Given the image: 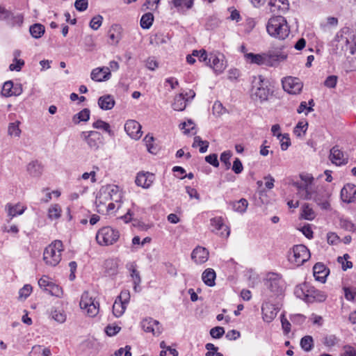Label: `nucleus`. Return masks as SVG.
Segmentation results:
<instances>
[{
  "label": "nucleus",
  "instance_id": "1",
  "mask_svg": "<svg viewBox=\"0 0 356 356\" xmlns=\"http://www.w3.org/2000/svg\"><path fill=\"white\" fill-rule=\"evenodd\" d=\"M300 178L304 181L303 184H297V188L298 193L301 197L305 200H314L322 209L329 210L330 209V204L329 198L330 193L329 191L322 188L321 197L318 195L316 191L315 186L313 184L314 177L309 175H301Z\"/></svg>",
  "mask_w": 356,
  "mask_h": 356
},
{
  "label": "nucleus",
  "instance_id": "2",
  "mask_svg": "<svg viewBox=\"0 0 356 356\" xmlns=\"http://www.w3.org/2000/svg\"><path fill=\"white\" fill-rule=\"evenodd\" d=\"M121 199V193L119 188L115 185L102 186L95 200V205L98 213H104L106 207L110 201L118 202Z\"/></svg>",
  "mask_w": 356,
  "mask_h": 356
},
{
  "label": "nucleus",
  "instance_id": "3",
  "mask_svg": "<svg viewBox=\"0 0 356 356\" xmlns=\"http://www.w3.org/2000/svg\"><path fill=\"white\" fill-rule=\"evenodd\" d=\"M266 31L270 36L280 40L285 39L290 33L286 19L281 15L274 16L268 19Z\"/></svg>",
  "mask_w": 356,
  "mask_h": 356
},
{
  "label": "nucleus",
  "instance_id": "4",
  "mask_svg": "<svg viewBox=\"0 0 356 356\" xmlns=\"http://www.w3.org/2000/svg\"><path fill=\"white\" fill-rule=\"evenodd\" d=\"M265 286L266 291L264 295L266 298L280 296V300H282L285 289V283L280 275L274 273H268L265 281Z\"/></svg>",
  "mask_w": 356,
  "mask_h": 356
},
{
  "label": "nucleus",
  "instance_id": "5",
  "mask_svg": "<svg viewBox=\"0 0 356 356\" xmlns=\"http://www.w3.org/2000/svg\"><path fill=\"white\" fill-rule=\"evenodd\" d=\"M63 250V243L56 240L49 244L43 253V260L50 266H57L61 260V252Z\"/></svg>",
  "mask_w": 356,
  "mask_h": 356
},
{
  "label": "nucleus",
  "instance_id": "6",
  "mask_svg": "<svg viewBox=\"0 0 356 356\" xmlns=\"http://www.w3.org/2000/svg\"><path fill=\"white\" fill-rule=\"evenodd\" d=\"M254 86L252 90V97L256 102H264L268 99L270 89L268 83L263 76L254 77Z\"/></svg>",
  "mask_w": 356,
  "mask_h": 356
},
{
  "label": "nucleus",
  "instance_id": "7",
  "mask_svg": "<svg viewBox=\"0 0 356 356\" xmlns=\"http://www.w3.org/2000/svg\"><path fill=\"white\" fill-rule=\"evenodd\" d=\"M80 308L89 317L96 316L99 312V303L88 291L83 293L79 302Z\"/></svg>",
  "mask_w": 356,
  "mask_h": 356
},
{
  "label": "nucleus",
  "instance_id": "8",
  "mask_svg": "<svg viewBox=\"0 0 356 356\" xmlns=\"http://www.w3.org/2000/svg\"><path fill=\"white\" fill-rule=\"evenodd\" d=\"M120 237L118 230L111 227H104L100 229L96 234V241L100 245H110L115 243Z\"/></svg>",
  "mask_w": 356,
  "mask_h": 356
},
{
  "label": "nucleus",
  "instance_id": "9",
  "mask_svg": "<svg viewBox=\"0 0 356 356\" xmlns=\"http://www.w3.org/2000/svg\"><path fill=\"white\" fill-rule=\"evenodd\" d=\"M310 258V252L304 245H296L293 246L289 253V261L300 266Z\"/></svg>",
  "mask_w": 356,
  "mask_h": 356
},
{
  "label": "nucleus",
  "instance_id": "10",
  "mask_svg": "<svg viewBox=\"0 0 356 356\" xmlns=\"http://www.w3.org/2000/svg\"><path fill=\"white\" fill-rule=\"evenodd\" d=\"M356 40V31L349 27H343L337 33L335 37V41L338 42L337 48L340 47L342 50L347 49L350 42Z\"/></svg>",
  "mask_w": 356,
  "mask_h": 356
},
{
  "label": "nucleus",
  "instance_id": "11",
  "mask_svg": "<svg viewBox=\"0 0 356 356\" xmlns=\"http://www.w3.org/2000/svg\"><path fill=\"white\" fill-rule=\"evenodd\" d=\"M81 137L86 142L88 147L93 150L98 149L103 143V137L98 131H83L81 133Z\"/></svg>",
  "mask_w": 356,
  "mask_h": 356
},
{
  "label": "nucleus",
  "instance_id": "12",
  "mask_svg": "<svg viewBox=\"0 0 356 356\" xmlns=\"http://www.w3.org/2000/svg\"><path fill=\"white\" fill-rule=\"evenodd\" d=\"M279 311V307L275 304L270 303L269 299L266 298L261 306L263 320L266 323L272 322L276 317Z\"/></svg>",
  "mask_w": 356,
  "mask_h": 356
},
{
  "label": "nucleus",
  "instance_id": "13",
  "mask_svg": "<svg viewBox=\"0 0 356 356\" xmlns=\"http://www.w3.org/2000/svg\"><path fill=\"white\" fill-rule=\"evenodd\" d=\"M286 58L287 55L281 50H270L264 53V63L267 66L276 67Z\"/></svg>",
  "mask_w": 356,
  "mask_h": 356
},
{
  "label": "nucleus",
  "instance_id": "14",
  "mask_svg": "<svg viewBox=\"0 0 356 356\" xmlns=\"http://www.w3.org/2000/svg\"><path fill=\"white\" fill-rule=\"evenodd\" d=\"M282 82L283 89L289 94H298L302 89V83L298 78L289 76L284 78Z\"/></svg>",
  "mask_w": 356,
  "mask_h": 356
},
{
  "label": "nucleus",
  "instance_id": "15",
  "mask_svg": "<svg viewBox=\"0 0 356 356\" xmlns=\"http://www.w3.org/2000/svg\"><path fill=\"white\" fill-rule=\"evenodd\" d=\"M207 65L213 68L216 74H221L227 67L224 56L221 54H210Z\"/></svg>",
  "mask_w": 356,
  "mask_h": 356
},
{
  "label": "nucleus",
  "instance_id": "16",
  "mask_svg": "<svg viewBox=\"0 0 356 356\" xmlns=\"http://www.w3.org/2000/svg\"><path fill=\"white\" fill-rule=\"evenodd\" d=\"M141 326L145 332H151L154 336H159L163 331L160 323L152 318L143 319L141 322Z\"/></svg>",
  "mask_w": 356,
  "mask_h": 356
},
{
  "label": "nucleus",
  "instance_id": "17",
  "mask_svg": "<svg viewBox=\"0 0 356 356\" xmlns=\"http://www.w3.org/2000/svg\"><path fill=\"white\" fill-rule=\"evenodd\" d=\"M211 225L213 228L212 232H215L221 237L227 238L230 234V229L228 226L224 224L223 220L221 217H216L211 218Z\"/></svg>",
  "mask_w": 356,
  "mask_h": 356
},
{
  "label": "nucleus",
  "instance_id": "18",
  "mask_svg": "<svg viewBox=\"0 0 356 356\" xmlns=\"http://www.w3.org/2000/svg\"><path fill=\"white\" fill-rule=\"evenodd\" d=\"M124 130L133 139L138 140L142 136L141 125L136 120H127L124 124Z\"/></svg>",
  "mask_w": 356,
  "mask_h": 356
},
{
  "label": "nucleus",
  "instance_id": "19",
  "mask_svg": "<svg viewBox=\"0 0 356 356\" xmlns=\"http://www.w3.org/2000/svg\"><path fill=\"white\" fill-rule=\"evenodd\" d=\"M330 159L336 165H341L348 163V158L339 147L334 146L330 149Z\"/></svg>",
  "mask_w": 356,
  "mask_h": 356
},
{
  "label": "nucleus",
  "instance_id": "20",
  "mask_svg": "<svg viewBox=\"0 0 356 356\" xmlns=\"http://www.w3.org/2000/svg\"><path fill=\"white\" fill-rule=\"evenodd\" d=\"M341 198L343 202L347 203L356 202V185L346 184L341 191Z\"/></svg>",
  "mask_w": 356,
  "mask_h": 356
},
{
  "label": "nucleus",
  "instance_id": "21",
  "mask_svg": "<svg viewBox=\"0 0 356 356\" xmlns=\"http://www.w3.org/2000/svg\"><path fill=\"white\" fill-rule=\"evenodd\" d=\"M155 179V176L153 173L149 172H139L136 178V184L138 186L144 188H148L152 184Z\"/></svg>",
  "mask_w": 356,
  "mask_h": 356
},
{
  "label": "nucleus",
  "instance_id": "22",
  "mask_svg": "<svg viewBox=\"0 0 356 356\" xmlns=\"http://www.w3.org/2000/svg\"><path fill=\"white\" fill-rule=\"evenodd\" d=\"M91 79L95 81H104L108 80L111 76L109 67H97L92 70Z\"/></svg>",
  "mask_w": 356,
  "mask_h": 356
},
{
  "label": "nucleus",
  "instance_id": "23",
  "mask_svg": "<svg viewBox=\"0 0 356 356\" xmlns=\"http://www.w3.org/2000/svg\"><path fill=\"white\" fill-rule=\"evenodd\" d=\"M192 259L197 264L205 263L209 258L208 250L202 247H197L191 254Z\"/></svg>",
  "mask_w": 356,
  "mask_h": 356
},
{
  "label": "nucleus",
  "instance_id": "24",
  "mask_svg": "<svg viewBox=\"0 0 356 356\" xmlns=\"http://www.w3.org/2000/svg\"><path fill=\"white\" fill-rule=\"evenodd\" d=\"M268 6L272 13H284L289 8L288 0H269Z\"/></svg>",
  "mask_w": 356,
  "mask_h": 356
},
{
  "label": "nucleus",
  "instance_id": "25",
  "mask_svg": "<svg viewBox=\"0 0 356 356\" xmlns=\"http://www.w3.org/2000/svg\"><path fill=\"white\" fill-rule=\"evenodd\" d=\"M314 276L316 280L322 283L325 282L326 277L328 275V269L322 263H317L313 268Z\"/></svg>",
  "mask_w": 356,
  "mask_h": 356
},
{
  "label": "nucleus",
  "instance_id": "26",
  "mask_svg": "<svg viewBox=\"0 0 356 356\" xmlns=\"http://www.w3.org/2000/svg\"><path fill=\"white\" fill-rule=\"evenodd\" d=\"M26 171L32 177H40L43 172V165L38 161H32L26 165Z\"/></svg>",
  "mask_w": 356,
  "mask_h": 356
},
{
  "label": "nucleus",
  "instance_id": "27",
  "mask_svg": "<svg viewBox=\"0 0 356 356\" xmlns=\"http://www.w3.org/2000/svg\"><path fill=\"white\" fill-rule=\"evenodd\" d=\"M216 274L213 269L207 268L202 274V280L204 283L208 286H213L216 284L215 280Z\"/></svg>",
  "mask_w": 356,
  "mask_h": 356
},
{
  "label": "nucleus",
  "instance_id": "28",
  "mask_svg": "<svg viewBox=\"0 0 356 356\" xmlns=\"http://www.w3.org/2000/svg\"><path fill=\"white\" fill-rule=\"evenodd\" d=\"M115 103L113 97L110 95L102 96L98 99V105L102 110L112 109Z\"/></svg>",
  "mask_w": 356,
  "mask_h": 356
},
{
  "label": "nucleus",
  "instance_id": "29",
  "mask_svg": "<svg viewBox=\"0 0 356 356\" xmlns=\"http://www.w3.org/2000/svg\"><path fill=\"white\" fill-rule=\"evenodd\" d=\"M245 60L249 64H256L258 65H265L264 53L263 54H245Z\"/></svg>",
  "mask_w": 356,
  "mask_h": 356
},
{
  "label": "nucleus",
  "instance_id": "30",
  "mask_svg": "<svg viewBox=\"0 0 356 356\" xmlns=\"http://www.w3.org/2000/svg\"><path fill=\"white\" fill-rule=\"evenodd\" d=\"M171 4L178 11H184L189 10L193 6L194 0H172Z\"/></svg>",
  "mask_w": 356,
  "mask_h": 356
},
{
  "label": "nucleus",
  "instance_id": "31",
  "mask_svg": "<svg viewBox=\"0 0 356 356\" xmlns=\"http://www.w3.org/2000/svg\"><path fill=\"white\" fill-rule=\"evenodd\" d=\"M129 270L131 273V277L134 282V290L137 292L138 291V287L141 282L140 273L137 270L136 265L134 263L130 264Z\"/></svg>",
  "mask_w": 356,
  "mask_h": 356
},
{
  "label": "nucleus",
  "instance_id": "32",
  "mask_svg": "<svg viewBox=\"0 0 356 356\" xmlns=\"http://www.w3.org/2000/svg\"><path fill=\"white\" fill-rule=\"evenodd\" d=\"M6 209L8 210V215L10 217V220L15 216L17 215H21L24 213L25 211V207L24 206H22L19 204H15V205H11V204H7Z\"/></svg>",
  "mask_w": 356,
  "mask_h": 356
},
{
  "label": "nucleus",
  "instance_id": "33",
  "mask_svg": "<svg viewBox=\"0 0 356 356\" xmlns=\"http://www.w3.org/2000/svg\"><path fill=\"white\" fill-rule=\"evenodd\" d=\"M309 288L305 284L298 285L295 288L294 293L298 298L309 301V294L307 291Z\"/></svg>",
  "mask_w": 356,
  "mask_h": 356
},
{
  "label": "nucleus",
  "instance_id": "34",
  "mask_svg": "<svg viewBox=\"0 0 356 356\" xmlns=\"http://www.w3.org/2000/svg\"><path fill=\"white\" fill-rule=\"evenodd\" d=\"M170 38L168 35L163 33H157L150 38V44L155 45H161L168 43Z\"/></svg>",
  "mask_w": 356,
  "mask_h": 356
},
{
  "label": "nucleus",
  "instance_id": "35",
  "mask_svg": "<svg viewBox=\"0 0 356 356\" xmlns=\"http://www.w3.org/2000/svg\"><path fill=\"white\" fill-rule=\"evenodd\" d=\"M186 101L182 94L175 96L172 105L173 109L177 111H184L186 106Z\"/></svg>",
  "mask_w": 356,
  "mask_h": 356
},
{
  "label": "nucleus",
  "instance_id": "36",
  "mask_svg": "<svg viewBox=\"0 0 356 356\" xmlns=\"http://www.w3.org/2000/svg\"><path fill=\"white\" fill-rule=\"evenodd\" d=\"M30 355L33 356H51V353L49 348H44L40 345H35L32 347Z\"/></svg>",
  "mask_w": 356,
  "mask_h": 356
},
{
  "label": "nucleus",
  "instance_id": "37",
  "mask_svg": "<svg viewBox=\"0 0 356 356\" xmlns=\"http://www.w3.org/2000/svg\"><path fill=\"white\" fill-rule=\"evenodd\" d=\"M29 31L32 37L34 38H40L44 33V26L41 24H34L30 26Z\"/></svg>",
  "mask_w": 356,
  "mask_h": 356
},
{
  "label": "nucleus",
  "instance_id": "38",
  "mask_svg": "<svg viewBox=\"0 0 356 356\" xmlns=\"http://www.w3.org/2000/svg\"><path fill=\"white\" fill-rule=\"evenodd\" d=\"M231 204L233 210L241 213L245 212L248 206V200L245 198H241L240 200L233 202Z\"/></svg>",
  "mask_w": 356,
  "mask_h": 356
},
{
  "label": "nucleus",
  "instance_id": "39",
  "mask_svg": "<svg viewBox=\"0 0 356 356\" xmlns=\"http://www.w3.org/2000/svg\"><path fill=\"white\" fill-rule=\"evenodd\" d=\"M120 31L121 27L118 24H114L108 31L109 38L115 44H117L120 40Z\"/></svg>",
  "mask_w": 356,
  "mask_h": 356
},
{
  "label": "nucleus",
  "instance_id": "40",
  "mask_svg": "<svg viewBox=\"0 0 356 356\" xmlns=\"http://www.w3.org/2000/svg\"><path fill=\"white\" fill-rule=\"evenodd\" d=\"M90 118V110L84 108L79 113L74 115L72 121L74 124H79L80 122H87Z\"/></svg>",
  "mask_w": 356,
  "mask_h": 356
},
{
  "label": "nucleus",
  "instance_id": "41",
  "mask_svg": "<svg viewBox=\"0 0 356 356\" xmlns=\"http://www.w3.org/2000/svg\"><path fill=\"white\" fill-rule=\"evenodd\" d=\"M126 309L127 305L115 300L113 305V314L115 317H120L124 313Z\"/></svg>",
  "mask_w": 356,
  "mask_h": 356
},
{
  "label": "nucleus",
  "instance_id": "42",
  "mask_svg": "<svg viewBox=\"0 0 356 356\" xmlns=\"http://www.w3.org/2000/svg\"><path fill=\"white\" fill-rule=\"evenodd\" d=\"M92 127L95 129L104 130V131L108 133L111 136L114 135L113 131L111 129L110 124L102 120H98L93 122Z\"/></svg>",
  "mask_w": 356,
  "mask_h": 356
},
{
  "label": "nucleus",
  "instance_id": "43",
  "mask_svg": "<svg viewBox=\"0 0 356 356\" xmlns=\"http://www.w3.org/2000/svg\"><path fill=\"white\" fill-rule=\"evenodd\" d=\"M301 217L307 220H312L316 217V213L309 204H305L302 207Z\"/></svg>",
  "mask_w": 356,
  "mask_h": 356
},
{
  "label": "nucleus",
  "instance_id": "44",
  "mask_svg": "<svg viewBox=\"0 0 356 356\" xmlns=\"http://www.w3.org/2000/svg\"><path fill=\"white\" fill-rule=\"evenodd\" d=\"M307 291L309 294V301H311L312 298L318 302H322L325 300V295L321 291L315 289L314 287H310Z\"/></svg>",
  "mask_w": 356,
  "mask_h": 356
},
{
  "label": "nucleus",
  "instance_id": "45",
  "mask_svg": "<svg viewBox=\"0 0 356 356\" xmlns=\"http://www.w3.org/2000/svg\"><path fill=\"white\" fill-rule=\"evenodd\" d=\"M154 22V15L151 13L144 14L140 19V26L143 29H148L152 25Z\"/></svg>",
  "mask_w": 356,
  "mask_h": 356
},
{
  "label": "nucleus",
  "instance_id": "46",
  "mask_svg": "<svg viewBox=\"0 0 356 356\" xmlns=\"http://www.w3.org/2000/svg\"><path fill=\"white\" fill-rule=\"evenodd\" d=\"M61 207L57 204L51 205L48 209V217L51 220H56L61 216Z\"/></svg>",
  "mask_w": 356,
  "mask_h": 356
},
{
  "label": "nucleus",
  "instance_id": "47",
  "mask_svg": "<svg viewBox=\"0 0 356 356\" xmlns=\"http://www.w3.org/2000/svg\"><path fill=\"white\" fill-rule=\"evenodd\" d=\"M51 315L52 318L59 323H63L66 321V314L62 309H52Z\"/></svg>",
  "mask_w": 356,
  "mask_h": 356
},
{
  "label": "nucleus",
  "instance_id": "48",
  "mask_svg": "<svg viewBox=\"0 0 356 356\" xmlns=\"http://www.w3.org/2000/svg\"><path fill=\"white\" fill-rule=\"evenodd\" d=\"M300 346L305 351H310L314 347L313 338L309 335L305 336L300 340Z\"/></svg>",
  "mask_w": 356,
  "mask_h": 356
},
{
  "label": "nucleus",
  "instance_id": "49",
  "mask_svg": "<svg viewBox=\"0 0 356 356\" xmlns=\"http://www.w3.org/2000/svg\"><path fill=\"white\" fill-rule=\"evenodd\" d=\"M19 121L10 123L8 128V134L10 136L19 137L21 134V129L19 127Z\"/></svg>",
  "mask_w": 356,
  "mask_h": 356
},
{
  "label": "nucleus",
  "instance_id": "50",
  "mask_svg": "<svg viewBox=\"0 0 356 356\" xmlns=\"http://www.w3.org/2000/svg\"><path fill=\"white\" fill-rule=\"evenodd\" d=\"M308 123L307 121L299 122L294 128L293 133L298 137H302L307 129Z\"/></svg>",
  "mask_w": 356,
  "mask_h": 356
},
{
  "label": "nucleus",
  "instance_id": "51",
  "mask_svg": "<svg viewBox=\"0 0 356 356\" xmlns=\"http://www.w3.org/2000/svg\"><path fill=\"white\" fill-rule=\"evenodd\" d=\"M209 142L207 140H202L200 136H195L194 138V142L193 143V147H196L200 146V152L204 153L207 151L209 147Z\"/></svg>",
  "mask_w": 356,
  "mask_h": 356
},
{
  "label": "nucleus",
  "instance_id": "52",
  "mask_svg": "<svg viewBox=\"0 0 356 356\" xmlns=\"http://www.w3.org/2000/svg\"><path fill=\"white\" fill-rule=\"evenodd\" d=\"M13 88H14V84L12 81H6L3 83L2 90H1L2 95H3L4 97H11Z\"/></svg>",
  "mask_w": 356,
  "mask_h": 356
},
{
  "label": "nucleus",
  "instance_id": "53",
  "mask_svg": "<svg viewBox=\"0 0 356 356\" xmlns=\"http://www.w3.org/2000/svg\"><path fill=\"white\" fill-rule=\"evenodd\" d=\"M104 266L109 275H114L117 273V264L114 260H106L104 263Z\"/></svg>",
  "mask_w": 356,
  "mask_h": 356
},
{
  "label": "nucleus",
  "instance_id": "54",
  "mask_svg": "<svg viewBox=\"0 0 356 356\" xmlns=\"http://www.w3.org/2000/svg\"><path fill=\"white\" fill-rule=\"evenodd\" d=\"M232 152L230 151H225L220 155V161L224 163L226 169H229L231 167V163L229 161L232 157Z\"/></svg>",
  "mask_w": 356,
  "mask_h": 356
},
{
  "label": "nucleus",
  "instance_id": "55",
  "mask_svg": "<svg viewBox=\"0 0 356 356\" xmlns=\"http://www.w3.org/2000/svg\"><path fill=\"white\" fill-rule=\"evenodd\" d=\"M143 140L145 143L148 152L152 154H155L156 148L153 145L154 137L152 136L147 135Z\"/></svg>",
  "mask_w": 356,
  "mask_h": 356
},
{
  "label": "nucleus",
  "instance_id": "56",
  "mask_svg": "<svg viewBox=\"0 0 356 356\" xmlns=\"http://www.w3.org/2000/svg\"><path fill=\"white\" fill-rule=\"evenodd\" d=\"M46 291H48L51 296L56 297H60L63 294L62 289L54 283L50 284L49 289H46Z\"/></svg>",
  "mask_w": 356,
  "mask_h": 356
},
{
  "label": "nucleus",
  "instance_id": "57",
  "mask_svg": "<svg viewBox=\"0 0 356 356\" xmlns=\"http://www.w3.org/2000/svg\"><path fill=\"white\" fill-rule=\"evenodd\" d=\"M277 138L280 140L281 149L286 150L291 145L290 139L287 135H283L282 134H277Z\"/></svg>",
  "mask_w": 356,
  "mask_h": 356
},
{
  "label": "nucleus",
  "instance_id": "58",
  "mask_svg": "<svg viewBox=\"0 0 356 356\" xmlns=\"http://www.w3.org/2000/svg\"><path fill=\"white\" fill-rule=\"evenodd\" d=\"M24 65V61L23 60L15 58L13 60V63L10 65L9 69L10 71L19 72L21 70L22 67Z\"/></svg>",
  "mask_w": 356,
  "mask_h": 356
},
{
  "label": "nucleus",
  "instance_id": "59",
  "mask_svg": "<svg viewBox=\"0 0 356 356\" xmlns=\"http://www.w3.org/2000/svg\"><path fill=\"white\" fill-rule=\"evenodd\" d=\"M103 17L101 15H96L91 19L90 26L93 30H97L102 24Z\"/></svg>",
  "mask_w": 356,
  "mask_h": 356
},
{
  "label": "nucleus",
  "instance_id": "60",
  "mask_svg": "<svg viewBox=\"0 0 356 356\" xmlns=\"http://www.w3.org/2000/svg\"><path fill=\"white\" fill-rule=\"evenodd\" d=\"M281 323L283 331L285 334H289L291 331V323L285 317L284 313H282L280 316Z\"/></svg>",
  "mask_w": 356,
  "mask_h": 356
},
{
  "label": "nucleus",
  "instance_id": "61",
  "mask_svg": "<svg viewBox=\"0 0 356 356\" xmlns=\"http://www.w3.org/2000/svg\"><path fill=\"white\" fill-rule=\"evenodd\" d=\"M225 334V330L222 327H215L210 330V334L213 338L220 339Z\"/></svg>",
  "mask_w": 356,
  "mask_h": 356
},
{
  "label": "nucleus",
  "instance_id": "62",
  "mask_svg": "<svg viewBox=\"0 0 356 356\" xmlns=\"http://www.w3.org/2000/svg\"><path fill=\"white\" fill-rule=\"evenodd\" d=\"M32 292V286L29 284H25L19 291L20 298L26 299Z\"/></svg>",
  "mask_w": 356,
  "mask_h": 356
},
{
  "label": "nucleus",
  "instance_id": "63",
  "mask_svg": "<svg viewBox=\"0 0 356 356\" xmlns=\"http://www.w3.org/2000/svg\"><path fill=\"white\" fill-rule=\"evenodd\" d=\"M338 342V339L335 335L326 336L323 339V343L328 347H332Z\"/></svg>",
  "mask_w": 356,
  "mask_h": 356
},
{
  "label": "nucleus",
  "instance_id": "64",
  "mask_svg": "<svg viewBox=\"0 0 356 356\" xmlns=\"http://www.w3.org/2000/svg\"><path fill=\"white\" fill-rule=\"evenodd\" d=\"M341 356H356V349L350 346H345Z\"/></svg>",
  "mask_w": 356,
  "mask_h": 356
}]
</instances>
